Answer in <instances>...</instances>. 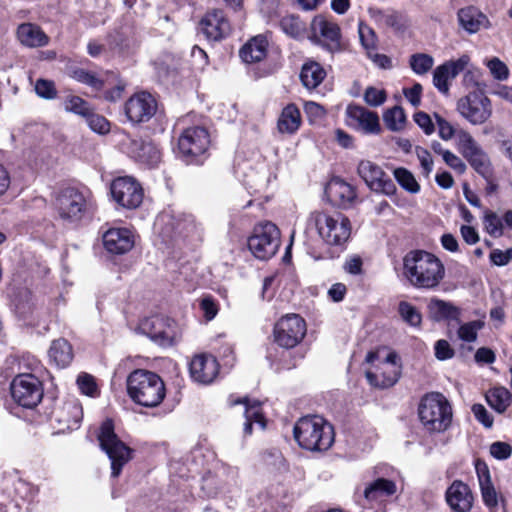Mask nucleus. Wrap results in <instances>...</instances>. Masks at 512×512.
<instances>
[{
	"instance_id": "nucleus-54",
	"label": "nucleus",
	"mask_w": 512,
	"mask_h": 512,
	"mask_svg": "<svg viewBox=\"0 0 512 512\" xmlns=\"http://www.w3.org/2000/svg\"><path fill=\"white\" fill-rule=\"evenodd\" d=\"M358 32L363 48L367 51V53L373 52L376 49V35L374 31L367 25L360 23Z\"/></svg>"
},
{
	"instance_id": "nucleus-23",
	"label": "nucleus",
	"mask_w": 512,
	"mask_h": 512,
	"mask_svg": "<svg viewBox=\"0 0 512 512\" xmlns=\"http://www.w3.org/2000/svg\"><path fill=\"white\" fill-rule=\"evenodd\" d=\"M189 115L179 118L174 125V133L178 135L177 146L173 151L177 158L189 165L192 161V128Z\"/></svg>"
},
{
	"instance_id": "nucleus-15",
	"label": "nucleus",
	"mask_w": 512,
	"mask_h": 512,
	"mask_svg": "<svg viewBox=\"0 0 512 512\" xmlns=\"http://www.w3.org/2000/svg\"><path fill=\"white\" fill-rule=\"evenodd\" d=\"M59 217L64 221L76 222L82 218L86 211V199L75 188L61 190L54 202Z\"/></svg>"
},
{
	"instance_id": "nucleus-20",
	"label": "nucleus",
	"mask_w": 512,
	"mask_h": 512,
	"mask_svg": "<svg viewBox=\"0 0 512 512\" xmlns=\"http://www.w3.org/2000/svg\"><path fill=\"white\" fill-rule=\"evenodd\" d=\"M127 153L135 161L150 168L161 162V151L152 141L131 139L127 145Z\"/></svg>"
},
{
	"instance_id": "nucleus-63",
	"label": "nucleus",
	"mask_w": 512,
	"mask_h": 512,
	"mask_svg": "<svg viewBox=\"0 0 512 512\" xmlns=\"http://www.w3.org/2000/svg\"><path fill=\"white\" fill-rule=\"evenodd\" d=\"M490 454L498 460H506L512 454V447L506 442L497 441L490 445Z\"/></svg>"
},
{
	"instance_id": "nucleus-27",
	"label": "nucleus",
	"mask_w": 512,
	"mask_h": 512,
	"mask_svg": "<svg viewBox=\"0 0 512 512\" xmlns=\"http://www.w3.org/2000/svg\"><path fill=\"white\" fill-rule=\"evenodd\" d=\"M219 372L217 359L211 354L194 356V381L208 385L214 381Z\"/></svg>"
},
{
	"instance_id": "nucleus-38",
	"label": "nucleus",
	"mask_w": 512,
	"mask_h": 512,
	"mask_svg": "<svg viewBox=\"0 0 512 512\" xmlns=\"http://www.w3.org/2000/svg\"><path fill=\"white\" fill-rule=\"evenodd\" d=\"M49 358L57 367H67L73 359L71 345L65 339L54 340L49 349Z\"/></svg>"
},
{
	"instance_id": "nucleus-35",
	"label": "nucleus",
	"mask_w": 512,
	"mask_h": 512,
	"mask_svg": "<svg viewBox=\"0 0 512 512\" xmlns=\"http://www.w3.org/2000/svg\"><path fill=\"white\" fill-rule=\"evenodd\" d=\"M233 404H244L245 405V423H244V434L250 435L252 433L253 424H258L261 429H264L265 419L263 417L260 403L258 401L250 402L248 398L238 399Z\"/></svg>"
},
{
	"instance_id": "nucleus-2",
	"label": "nucleus",
	"mask_w": 512,
	"mask_h": 512,
	"mask_svg": "<svg viewBox=\"0 0 512 512\" xmlns=\"http://www.w3.org/2000/svg\"><path fill=\"white\" fill-rule=\"evenodd\" d=\"M297 444L307 451H327L334 443V428L322 416L307 415L298 419L293 428Z\"/></svg>"
},
{
	"instance_id": "nucleus-12",
	"label": "nucleus",
	"mask_w": 512,
	"mask_h": 512,
	"mask_svg": "<svg viewBox=\"0 0 512 512\" xmlns=\"http://www.w3.org/2000/svg\"><path fill=\"white\" fill-rule=\"evenodd\" d=\"M238 482L237 468L221 465L213 473H206L201 479L200 490L208 498L230 492Z\"/></svg>"
},
{
	"instance_id": "nucleus-21",
	"label": "nucleus",
	"mask_w": 512,
	"mask_h": 512,
	"mask_svg": "<svg viewBox=\"0 0 512 512\" xmlns=\"http://www.w3.org/2000/svg\"><path fill=\"white\" fill-rule=\"evenodd\" d=\"M53 416L62 431L75 430L79 428L83 418L82 405L75 398L69 399L53 412Z\"/></svg>"
},
{
	"instance_id": "nucleus-33",
	"label": "nucleus",
	"mask_w": 512,
	"mask_h": 512,
	"mask_svg": "<svg viewBox=\"0 0 512 512\" xmlns=\"http://www.w3.org/2000/svg\"><path fill=\"white\" fill-rule=\"evenodd\" d=\"M301 113L298 107L290 103L282 109L277 121V129L281 134L293 135L301 126Z\"/></svg>"
},
{
	"instance_id": "nucleus-28",
	"label": "nucleus",
	"mask_w": 512,
	"mask_h": 512,
	"mask_svg": "<svg viewBox=\"0 0 512 512\" xmlns=\"http://www.w3.org/2000/svg\"><path fill=\"white\" fill-rule=\"evenodd\" d=\"M347 116L365 133L378 134L381 130L379 117L376 112L370 111L364 107L350 105L347 108Z\"/></svg>"
},
{
	"instance_id": "nucleus-50",
	"label": "nucleus",
	"mask_w": 512,
	"mask_h": 512,
	"mask_svg": "<svg viewBox=\"0 0 512 512\" xmlns=\"http://www.w3.org/2000/svg\"><path fill=\"white\" fill-rule=\"evenodd\" d=\"M484 226L489 235L494 238L503 235V224L499 216L493 211H486L484 215Z\"/></svg>"
},
{
	"instance_id": "nucleus-11",
	"label": "nucleus",
	"mask_w": 512,
	"mask_h": 512,
	"mask_svg": "<svg viewBox=\"0 0 512 512\" xmlns=\"http://www.w3.org/2000/svg\"><path fill=\"white\" fill-rule=\"evenodd\" d=\"M10 388L13 400L24 408L36 407L43 398L42 383L33 374L17 375Z\"/></svg>"
},
{
	"instance_id": "nucleus-49",
	"label": "nucleus",
	"mask_w": 512,
	"mask_h": 512,
	"mask_svg": "<svg viewBox=\"0 0 512 512\" xmlns=\"http://www.w3.org/2000/svg\"><path fill=\"white\" fill-rule=\"evenodd\" d=\"M409 64L414 73L423 75L432 68L434 60L433 57L428 54L417 53L410 57Z\"/></svg>"
},
{
	"instance_id": "nucleus-56",
	"label": "nucleus",
	"mask_w": 512,
	"mask_h": 512,
	"mask_svg": "<svg viewBox=\"0 0 512 512\" xmlns=\"http://www.w3.org/2000/svg\"><path fill=\"white\" fill-rule=\"evenodd\" d=\"M433 116L438 126L439 137L444 141L451 140L456 134L453 125L438 113H434Z\"/></svg>"
},
{
	"instance_id": "nucleus-48",
	"label": "nucleus",
	"mask_w": 512,
	"mask_h": 512,
	"mask_svg": "<svg viewBox=\"0 0 512 512\" xmlns=\"http://www.w3.org/2000/svg\"><path fill=\"white\" fill-rule=\"evenodd\" d=\"M484 323L480 320H474L463 323L459 326L457 334L460 340L464 342H474L477 339L478 331L481 330Z\"/></svg>"
},
{
	"instance_id": "nucleus-37",
	"label": "nucleus",
	"mask_w": 512,
	"mask_h": 512,
	"mask_svg": "<svg viewBox=\"0 0 512 512\" xmlns=\"http://www.w3.org/2000/svg\"><path fill=\"white\" fill-rule=\"evenodd\" d=\"M210 133L205 127H194V165H202L209 157Z\"/></svg>"
},
{
	"instance_id": "nucleus-1",
	"label": "nucleus",
	"mask_w": 512,
	"mask_h": 512,
	"mask_svg": "<svg viewBox=\"0 0 512 512\" xmlns=\"http://www.w3.org/2000/svg\"><path fill=\"white\" fill-rule=\"evenodd\" d=\"M403 274L417 289H434L443 280L445 268L435 255L423 250H413L403 258Z\"/></svg>"
},
{
	"instance_id": "nucleus-26",
	"label": "nucleus",
	"mask_w": 512,
	"mask_h": 512,
	"mask_svg": "<svg viewBox=\"0 0 512 512\" xmlns=\"http://www.w3.org/2000/svg\"><path fill=\"white\" fill-rule=\"evenodd\" d=\"M459 26L469 34H475L482 28H489L490 21L487 16L475 6L461 8L457 12Z\"/></svg>"
},
{
	"instance_id": "nucleus-60",
	"label": "nucleus",
	"mask_w": 512,
	"mask_h": 512,
	"mask_svg": "<svg viewBox=\"0 0 512 512\" xmlns=\"http://www.w3.org/2000/svg\"><path fill=\"white\" fill-rule=\"evenodd\" d=\"M413 119L426 135H431L435 132V124L430 115L426 112H416L413 115Z\"/></svg>"
},
{
	"instance_id": "nucleus-59",
	"label": "nucleus",
	"mask_w": 512,
	"mask_h": 512,
	"mask_svg": "<svg viewBox=\"0 0 512 512\" xmlns=\"http://www.w3.org/2000/svg\"><path fill=\"white\" fill-rule=\"evenodd\" d=\"M471 411L475 419L485 428H491L494 423L493 416L488 412L484 405L476 403L472 405Z\"/></svg>"
},
{
	"instance_id": "nucleus-16",
	"label": "nucleus",
	"mask_w": 512,
	"mask_h": 512,
	"mask_svg": "<svg viewBox=\"0 0 512 512\" xmlns=\"http://www.w3.org/2000/svg\"><path fill=\"white\" fill-rule=\"evenodd\" d=\"M113 199L127 209L137 208L143 201V188L130 176L114 179L110 186Z\"/></svg>"
},
{
	"instance_id": "nucleus-42",
	"label": "nucleus",
	"mask_w": 512,
	"mask_h": 512,
	"mask_svg": "<svg viewBox=\"0 0 512 512\" xmlns=\"http://www.w3.org/2000/svg\"><path fill=\"white\" fill-rule=\"evenodd\" d=\"M281 30L288 36L298 39L304 36L305 24L301 21L299 16L287 15L280 20Z\"/></svg>"
},
{
	"instance_id": "nucleus-14",
	"label": "nucleus",
	"mask_w": 512,
	"mask_h": 512,
	"mask_svg": "<svg viewBox=\"0 0 512 512\" xmlns=\"http://www.w3.org/2000/svg\"><path fill=\"white\" fill-rule=\"evenodd\" d=\"M275 342L286 349L294 348L306 334V323L297 314L282 317L274 326Z\"/></svg>"
},
{
	"instance_id": "nucleus-24",
	"label": "nucleus",
	"mask_w": 512,
	"mask_h": 512,
	"mask_svg": "<svg viewBox=\"0 0 512 512\" xmlns=\"http://www.w3.org/2000/svg\"><path fill=\"white\" fill-rule=\"evenodd\" d=\"M103 245L111 254H124L134 246V236L126 228H112L103 235Z\"/></svg>"
},
{
	"instance_id": "nucleus-25",
	"label": "nucleus",
	"mask_w": 512,
	"mask_h": 512,
	"mask_svg": "<svg viewBox=\"0 0 512 512\" xmlns=\"http://www.w3.org/2000/svg\"><path fill=\"white\" fill-rule=\"evenodd\" d=\"M397 487L394 481L379 477L369 483L363 492L364 507H372L374 503L383 502L387 497L394 495Z\"/></svg>"
},
{
	"instance_id": "nucleus-57",
	"label": "nucleus",
	"mask_w": 512,
	"mask_h": 512,
	"mask_svg": "<svg viewBox=\"0 0 512 512\" xmlns=\"http://www.w3.org/2000/svg\"><path fill=\"white\" fill-rule=\"evenodd\" d=\"M386 92L383 89L368 87L364 92L365 102L372 107L382 105L386 100Z\"/></svg>"
},
{
	"instance_id": "nucleus-53",
	"label": "nucleus",
	"mask_w": 512,
	"mask_h": 512,
	"mask_svg": "<svg viewBox=\"0 0 512 512\" xmlns=\"http://www.w3.org/2000/svg\"><path fill=\"white\" fill-rule=\"evenodd\" d=\"M73 78L80 83L86 84L95 90H101L103 88V81L99 79L95 74L78 68L73 71Z\"/></svg>"
},
{
	"instance_id": "nucleus-13",
	"label": "nucleus",
	"mask_w": 512,
	"mask_h": 512,
	"mask_svg": "<svg viewBox=\"0 0 512 512\" xmlns=\"http://www.w3.org/2000/svg\"><path fill=\"white\" fill-rule=\"evenodd\" d=\"M457 111L471 124L480 125L492 114L491 101L482 91L475 90L458 100Z\"/></svg>"
},
{
	"instance_id": "nucleus-43",
	"label": "nucleus",
	"mask_w": 512,
	"mask_h": 512,
	"mask_svg": "<svg viewBox=\"0 0 512 512\" xmlns=\"http://www.w3.org/2000/svg\"><path fill=\"white\" fill-rule=\"evenodd\" d=\"M397 183L407 192L416 194L420 191V185L414 175L406 168L399 167L393 171Z\"/></svg>"
},
{
	"instance_id": "nucleus-51",
	"label": "nucleus",
	"mask_w": 512,
	"mask_h": 512,
	"mask_svg": "<svg viewBox=\"0 0 512 512\" xmlns=\"http://www.w3.org/2000/svg\"><path fill=\"white\" fill-rule=\"evenodd\" d=\"M453 79L450 73L448 72V68L446 66L440 65L436 67L433 72V84L437 88V90L442 94H448L449 92V84L448 81Z\"/></svg>"
},
{
	"instance_id": "nucleus-64",
	"label": "nucleus",
	"mask_w": 512,
	"mask_h": 512,
	"mask_svg": "<svg viewBox=\"0 0 512 512\" xmlns=\"http://www.w3.org/2000/svg\"><path fill=\"white\" fill-rule=\"evenodd\" d=\"M434 351L435 357L440 361L451 359L455 354L449 342L444 339L436 341L434 345Z\"/></svg>"
},
{
	"instance_id": "nucleus-46",
	"label": "nucleus",
	"mask_w": 512,
	"mask_h": 512,
	"mask_svg": "<svg viewBox=\"0 0 512 512\" xmlns=\"http://www.w3.org/2000/svg\"><path fill=\"white\" fill-rule=\"evenodd\" d=\"M65 111L85 117L91 110V106L87 101L76 95H68L63 100Z\"/></svg>"
},
{
	"instance_id": "nucleus-29",
	"label": "nucleus",
	"mask_w": 512,
	"mask_h": 512,
	"mask_svg": "<svg viewBox=\"0 0 512 512\" xmlns=\"http://www.w3.org/2000/svg\"><path fill=\"white\" fill-rule=\"evenodd\" d=\"M430 318L435 322L456 321L460 323L461 310L450 302L433 298L428 304Z\"/></svg>"
},
{
	"instance_id": "nucleus-19",
	"label": "nucleus",
	"mask_w": 512,
	"mask_h": 512,
	"mask_svg": "<svg viewBox=\"0 0 512 512\" xmlns=\"http://www.w3.org/2000/svg\"><path fill=\"white\" fill-rule=\"evenodd\" d=\"M199 30L207 40L220 41L231 34L232 25L223 10L213 9L200 20Z\"/></svg>"
},
{
	"instance_id": "nucleus-58",
	"label": "nucleus",
	"mask_w": 512,
	"mask_h": 512,
	"mask_svg": "<svg viewBox=\"0 0 512 512\" xmlns=\"http://www.w3.org/2000/svg\"><path fill=\"white\" fill-rule=\"evenodd\" d=\"M487 66L490 70V73L493 75V77L495 79L503 81L508 78V76H509L508 67L499 58H497V57L492 58L491 60H489Z\"/></svg>"
},
{
	"instance_id": "nucleus-47",
	"label": "nucleus",
	"mask_w": 512,
	"mask_h": 512,
	"mask_svg": "<svg viewBox=\"0 0 512 512\" xmlns=\"http://www.w3.org/2000/svg\"><path fill=\"white\" fill-rule=\"evenodd\" d=\"M199 308L203 313L205 322H210L219 312V303L212 295L204 294L199 299Z\"/></svg>"
},
{
	"instance_id": "nucleus-9",
	"label": "nucleus",
	"mask_w": 512,
	"mask_h": 512,
	"mask_svg": "<svg viewBox=\"0 0 512 512\" xmlns=\"http://www.w3.org/2000/svg\"><path fill=\"white\" fill-rule=\"evenodd\" d=\"M310 40L331 54L341 52L344 47L339 25L322 15H317L311 22Z\"/></svg>"
},
{
	"instance_id": "nucleus-18",
	"label": "nucleus",
	"mask_w": 512,
	"mask_h": 512,
	"mask_svg": "<svg viewBox=\"0 0 512 512\" xmlns=\"http://www.w3.org/2000/svg\"><path fill=\"white\" fill-rule=\"evenodd\" d=\"M157 111V101L148 92H139L132 95L125 103L124 112L133 124L149 121Z\"/></svg>"
},
{
	"instance_id": "nucleus-45",
	"label": "nucleus",
	"mask_w": 512,
	"mask_h": 512,
	"mask_svg": "<svg viewBox=\"0 0 512 512\" xmlns=\"http://www.w3.org/2000/svg\"><path fill=\"white\" fill-rule=\"evenodd\" d=\"M76 384L80 392L86 396L95 398L100 395V390L96 383V379L89 373L81 372L77 376Z\"/></svg>"
},
{
	"instance_id": "nucleus-4",
	"label": "nucleus",
	"mask_w": 512,
	"mask_h": 512,
	"mask_svg": "<svg viewBox=\"0 0 512 512\" xmlns=\"http://www.w3.org/2000/svg\"><path fill=\"white\" fill-rule=\"evenodd\" d=\"M308 224L317 230L325 244L341 250L351 236V222L341 212L313 211L309 215Z\"/></svg>"
},
{
	"instance_id": "nucleus-5",
	"label": "nucleus",
	"mask_w": 512,
	"mask_h": 512,
	"mask_svg": "<svg viewBox=\"0 0 512 512\" xmlns=\"http://www.w3.org/2000/svg\"><path fill=\"white\" fill-rule=\"evenodd\" d=\"M419 419L429 432H444L452 423V407L448 399L439 392L425 394L418 406Z\"/></svg>"
},
{
	"instance_id": "nucleus-62",
	"label": "nucleus",
	"mask_w": 512,
	"mask_h": 512,
	"mask_svg": "<svg viewBox=\"0 0 512 512\" xmlns=\"http://www.w3.org/2000/svg\"><path fill=\"white\" fill-rule=\"evenodd\" d=\"M374 17L378 22L385 26L397 29L400 28L399 15L396 12H386L382 10H377L374 13Z\"/></svg>"
},
{
	"instance_id": "nucleus-39",
	"label": "nucleus",
	"mask_w": 512,
	"mask_h": 512,
	"mask_svg": "<svg viewBox=\"0 0 512 512\" xmlns=\"http://www.w3.org/2000/svg\"><path fill=\"white\" fill-rule=\"evenodd\" d=\"M488 405L498 413H503L512 401V393L505 387H495L486 393Z\"/></svg>"
},
{
	"instance_id": "nucleus-32",
	"label": "nucleus",
	"mask_w": 512,
	"mask_h": 512,
	"mask_svg": "<svg viewBox=\"0 0 512 512\" xmlns=\"http://www.w3.org/2000/svg\"><path fill=\"white\" fill-rule=\"evenodd\" d=\"M268 41L266 37L257 35L249 40L239 52L240 58L245 63H257L267 55Z\"/></svg>"
},
{
	"instance_id": "nucleus-61",
	"label": "nucleus",
	"mask_w": 512,
	"mask_h": 512,
	"mask_svg": "<svg viewBox=\"0 0 512 512\" xmlns=\"http://www.w3.org/2000/svg\"><path fill=\"white\" fill-rule=\"evenodd\" d=\"M415 153L420 161L423 174L428 177L433 170V159L430 152L423 147L417 146L415 148Z\"/></svg>"
},
{
	"instance_id": "nucleus-31",
	"label": "nucleus",
	"mask_w": 512,
	"mask_h": 512,
	"mask_svg": "<svg viewBox=\"0 0 512 512\" xmlns=\"http://www.w3.org/2000/svg\"><path fill=\"white\" fill-rule=\"evenodd\" d=\"M326 193L333 202L346 206L356 198L355 189L341 178H333L326 187Z\"/></svg>"
},
{
	"instance_id": "nucleus-55",
	"label": "nucleus",
	"mask_w": 512,
	"mask_h": 512,
	"mask_svg": "<svg viewBox=\"0 0 512 512\" xmlns=\"http://www.w3.org/2000/svg\"><path fill=\"white\" fill-rule=\"evenodd\" d=\"M36 94L46 100L55 99L57 96V89L51 80L38 79L35 83Z\"/></svg>"
},
{
	"instance_id": "nucleus-36",
	"label": "nucleus",
	"mask_w": 512,
	"mask_h": 512,
	"mask_svg": "<svg viewBox=\"0 0 512 512\" xmlns=\"http://www.w3.org/2000/svg\"><path fill=\"white\" fill-rule=\"evenodd\" d=\"M325 77V69L316 61H307L301 68V83L309 90L317 88L323 82Z\"/></svg>"
},
{
	"instance_id": "nucleus-22",
	"label": "nucleus",
	"mask_w": 512,
	"mask_h": 512,
	"mask_svg": "<svg viewBox=\"0 0 512 512\" xmlns=\"http://www.w3.org/2000/svg\"><path fill=\"white\" fill-rule=\"evenodd\" d=\"M445 499L455 512H468L473 505V495L469 486L461 480H454L447 488Z\"/></svg>"
},
{
	"instance_id": "nucleus-7",
	"label": "nucleus",
	"mask_w": 512,
	"mask_h": 512,
	"mask_svg": "<svg viewBox=\"0 0 512 512\" xmlns=\"http://www.w3.org/2000/svg\"><path fill=\"white\" fill-rule=\"evenodd\" d=\"M280 246V231L272 222L256 225L248 238V248L260 260H268Z\"/></svg>"
},
{
	"instance_id": "nucleus-10",
	"label": "nucleus",
	"mask_w": 512,
	"mask_h": 512,
	"mask_svg": "<svg viewBox=\"0 0 512 512\" xmlns=\"http://www.w3.org/2000/svg\"><path fill=\"white\" fill-rule=\"evenodd\" d=\"M137 329L141 334L163 347L171 346L178 336L175 321L163 315H153L142 319Z\"/></svg>"
},
{
	"instance_id": "nucleus-30",
	"label": "nucleus",
	"mask_w": 512,
	"mask_h": 512,
	"mask_svg": "<svg viewBox=\"0 0 512 512\" xmlns=\"http://www.w3.org/2000/svg\"><path fill=\"white\" fill-rule=\"evenodd\" d=\"M17 39L27 47H43L49 42V37L36 24L22 23L17 28Z\"/></svg>"
},
{
	"instance_id": "nucleus-8",
	"label": "nucleus",
	"mask_w": 512,
	"mask_h": 512,
	"mask_svg": "<svg viewBox=\"0 0 512 512\" xmlns=\"http://www.w3.org/2000/svg\"><path fill=\"white\" fill-rule=\"evenodd\" d=\"M459 151L470 166L486 181L493 177V167L487 153L465 130L457 132Z\"/></svg>"
},
{
	"instance_id": "nucleus-6",
	"label": "nucleus",
	"mask_w": 512,
	"mask_h": 512,
	"mask_svg": "<svg viewBox=\"0 0 512 512\" xmlns=\"http://www.w3.org/2000/svg\"><path fill=\"white\" fill-rule=\"evenodd\" d=\"M97 438L101 449L111 461L112 477H118L124 465L131 460L132 450L115 434L114 424L111 419H107L102 423Z\"/></svg>"
},
{
	"instance_id": "nucleus-44",
	"label": "nucleus",
	"mask_w": 512,
	"mask_h": 512,
	"mask_svg": "<svg viewBox=\"0 0 512 512\" xmlns=\"http://www.w3.org/2000/svg\"><path fill=\"white\" fill-rule=\"evenodd\" d=\"M398 313L402 320L410 326L419 327L422 322L420 311L406 301H401L398 306Z\"/></svg>"
},
{
	"instance_id": "nucleus-17",
	"label": "nucleus",
	"mask_w": 512,
	"mask_h": 512,
	"mask_svg": "<svg viewBox=\"0 0 512 512\" xmlns=\"http://www.w3.org/2000/svg\"><path fill=\"white\" fill-rule=\"evenodd\" d=\"M358 175L374 192L391 196L396 192L392 179L385 174L382 168L369 160H362L357 167Z\"/></svg>"
},
{
	"instance_id": "nucleus-40",
	"label": "nucleus",
	"mask_w": 512,
	"mask_h": 512,
	"mask_svg": "<svg viewBox=\"0 0 512 512\" xmlns=\"http://www.w3.org/2000/svg\"><path fill=\"white\" fill-rule=\"evenodd\" d=\"M479 485L482 493L484 503L489 507L497 505V493L490 480V474L488 469L485 467L484 471H480L477 467Z\"/></svg>"
},
{
	"instance_id": "nucleus-34",
	"label": "nucleus",
	"mask_w": 512,
	"mask_h": 512,
	"mask_svg": "<svg viewBox=\"0 0 512 512\" xmlns=\"http://www.w3.org/2000/svg\"><path fill=\"white\" fill-rule=\"evenodd\" d=\"M370 385L377 388H389L395 385L400 377V370L393 365H384L380 372H366Z\"/></svg>"
},
{
	"instance_id": "nucleus-52",
	"label": "nucleus",
	"mask_w": 512,
	"mask_h": 512,
	"mask_svg": "<svg viewBox=\"0 0 512 512\" xmlns=\"http://www.w3.org/2000/svg\"><path fill=\"white\" fill-rule=\"evenodd\" d=\"M84 118L86 119L88 126L94 132H97L99 134H105L109 132V121L105 117L94 113L92 108Z\"/></svg>"
},
{
	"instance_id": "nucleus-41",
	"label": "nucleus",
	"mask_w": 512,
	"mask_h": 512,
	"mask_svg": "<svg viewBox=\"0 0 512 512\" xmlns=\"http://www.w3.org/2000/svg\"><path fill=\"white\" fill-rule=\"evenodd\" d=\"M383 121L390 131H401L406 124V114L404 109L400 106H394L387 109L383 114Z\"/></svg>"
},
{
	"instance_id": "nucleus-3",
	"label": "nucleus",
	"mask_w": 512,
	"mask_h": 512,
	"mask_svg": "<svg viewBox=\"0 0 512 512\" xmlns=\"http://www.w3.org/2000/svg\"><path fill=\"white\" fill-rule=\"evenodd\" d=\"M126 385L131 400L143 407H157L165 398V384L160 376L152 371H132L127 377Z\"/></svg>"
}]
</instances>
